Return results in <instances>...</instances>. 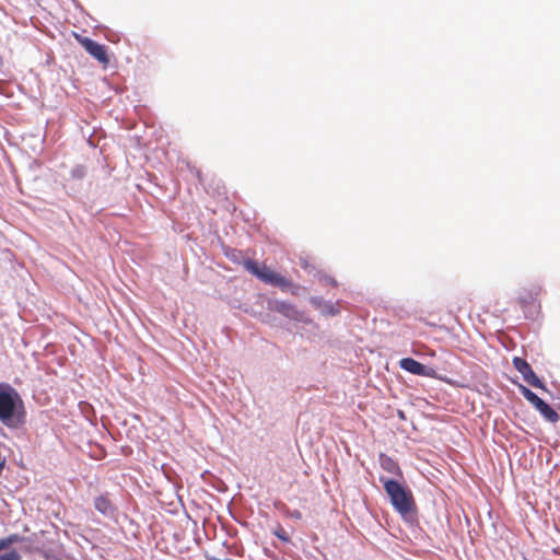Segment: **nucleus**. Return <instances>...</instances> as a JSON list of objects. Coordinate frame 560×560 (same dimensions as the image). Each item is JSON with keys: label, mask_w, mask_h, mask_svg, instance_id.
<instances>
[{"label": "nucleus", "mask_w": 560, "mask_h": 560, "mask_svg": "<svg viewBox=\"0 0 560 560\" xmlns=\"http://www.w3.org/2000/svg\"><path fill=\"white\" fill-rule=\"evenodd\" d=\"M381 466L384 470L388 471L389 474H393V475H398L400 476L401 475V470L399 468V465L397 464V462H395L393 458L386 456V455H381Z\"/></svg>", "instance_id": "9b49d317"}, {"label": "nucleus", "mask_w": 560, "mask_h": 560, "mask_svg": "<svg viewBox=\"0 0 560 560\" xmlns=\"http://www.w3.org/2000/svg\"><path fill=\"white\" fill-rule=\"evenodd\" d=\"M243 266L248 272L266 284L278 287L281 290H287L292 287V282L289 279L267 267L265 264L260 265L256 260L247 258L243 260Z\"/></svg>", "instance_id": "f03ea898"}, {"label": "nucleus", "mask_w": 560, "mask_h": 560, "mask_svg": "<svg viewBox=\"0 0 560 560\" xmlns=\"http://www.w3.org/2000/svg\"><path fill=\"white\" fill-rule=\"evenodd\" d=\"M7 423L8 424H12V427L15 428L16 425H14V424H16L18 422L10 421V422H7Z\"/></svg>", "instance_id": "dca6fc26"}, {"label": "nucleus", "mask_w": 560, "mask_h": 560, "mask_svg": "<svg viewBox=\"0 0 560 560\" xmlns=\"http://www.w3.org/2000/svg\"><path fill=\"white\" fill-rule=\"evenodd\" d=\"M504 423H505V422H498V421H494V422H493V430H494V431H499V430H500V429H499V424L503 425Z\"/></svg>", "instance_id": "2eb2a0df"}, {"label": "nucleus", "mask_w": 560, "mask_h": 560, "mask_svg": "<svg viewBox=\"0 0 560 560\" xmlns=\"http://www.w3.org/2000/svg\"><path fill=\"white\" fill-rule=\"evenodd\" d=\"M276 535H277L280 539H282L283 541H287V540H288V537L285 536V534H284V530H283V529H281L280 532H277V533H276Z\"/></svg>", "instance_id": "4468645a"}, {"label": "nucleus", "mask_w": 560, "mask_h": 560, "mask_svg": "<svg viewBox=\"0 0 560 560\" xmlns=\"http://www.w3.org/2000/svg\"><path fill=\"white\" fill-rule=\"evenodd\" d=\"M514 369L520 372L526 383L535 388H545L544 383L539 380V377L535 374L529 363L520 358L514 357L512 360Z\"/></svg>", "instance_id": "0eeeda50"}, {"label": "nucleus", "mask_w": 560, "mask_h": 560, "mask_svg": "<svg viewBox=\"0 0 560 560\" xmlns=\"http://www.w3.org/2000/svg\"><path fill=\"white\" fill-rule=\"evenodd\" d=\"M520 390L522 395L540 411L544 418L547 420H557V412L535 393L523 385L520 386Z\"/></svg>", "instance_id": "423d86ee"}, {"label": "nucleus", "mask_w": 560, "mask_h": 560, "mask_svg": "<svg viewBox=\"0 0 560 560\" xmlns=\"http://www.w3.org/2000/svg\"><path fill=\"white\" fill-rule=\"evenodd\" d=\"M79 44L98 62L103 65H107L109 62L106 47L101 45L89 37H84L81 35H75Z\"/></svg>", "instance_id": "39448f33"}, {"label": "nucleus", "mask_w": 560, "mask_h": 560, "mask_svg": "<svg viewBox=\"0 0 560 560\" xmlns=\"http://www.w3.org/2000/svg\"><path fill=\"white\" fill-rule=\"evenodd\" d=\"M380 480L383 482L384 489L397 512L401 515H407L416 510V503L410 490L393 479L380 478Z\"/></svg>", "instance_id": "f257e3e1"}, {"label": "nucleus", "mask_w": 560, "mask_h": 560, "mask_svg": "<svg viewBox=\"0 0 560 560\" xmlns=\"http://www.w3.org/2000/svg\"><path fill=\"white\" fill-rule=\"evenodd\" d=\"M0 560H21V555L16 550H11L0 555Z\"/></svg>", "instance_id": "ddd939ff"}, {"label": "nucleus", "mask_w": 560, "mask_h": 560, "mask_svg": "<svg viewBox=\"0 0 560 560\" xmlns=\"http://www.w3.org/2000/svg\"><path fill=\"white\" fill-rule=\"evenodd\" d=\"M541 292L539 287H534L530 290H524L518 295V303L522 308L526 310L529 306H534L537 302V299Z\"/></svg>", "instance_id": "6e6552de"}, {"label": "nucleus", "mask_w": 560, "mask_h": 560, "mask_svg": "<svg viewBox=\"0 0 560 560\" xmlns=\"http://www.w3.org/2000/svg\"><path fill=\"white\" fill-rule=\"evenodd\" d=\"M23 538L18 534H11L0 539V551L9 548L11 545L22 541Z\"/></svg>", "instance_id": "f8f14e48"}, {"label": "nucleus", "mask_w": 560, "mask_h": 560, "mask_svg": "<svg viewBox=\"0 0 560 560\" xmlns=\"http://www.w3.org/2000/svg\"><path fill=\"white\" fill-rule=\"evenodd\" d=\"M399 366L404 371L409 372L413 375L436 378V380H440V381L451 384V381L446 377L440 376L435 369L427 366L412 358H402L399 361Z\"/></svg>", "instance_id": "20e7f679"}, {"label": "nucleus", "mask_w": 560, "mask_h": 560, "mask_svg": "<svg viewBox=\"0 0 560 560\" xmlns=\"http://www.w3.org/2000/svg\"><path fill=\"white\" fill-rule=\"evenodd\" d=\"M22 400L18 392L7 384H0V419L10 420Z\"/></svg>", "instance_id": "7ed1b4c3"}, {"label": "nucleus", "mask_w": 560, "mask_h": 560, "mask_svg": "<svg viewBox=\"0 0 560 560\" xmlns=\"http://www.w3.org/2000/svg\"><path fill=\"white\" fill-rule=\"evenodd\" d=\"M94 508L105 516H110L115 512V506L107 494L96 497L94 500Z\"/></svg>", "instance_id": "9d476101"}, {"label": "nucleus", "mask_w": 560, "mask_h": 560, "mask_svg": "<svg viewBox=\"0 0 560 560\" xmlns=\"http://www.w3.org/2000/svg\"><path fill=\"white\" fill-rule=\"evenodd\" d=\"M273 311L291 319H299L301 315L293 304L284 301L275 302Z\"/></svg>", "instance_id": "1a4fd4ad"}]
</instances>
